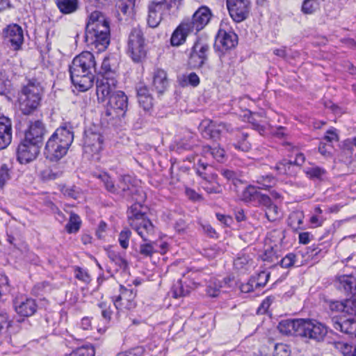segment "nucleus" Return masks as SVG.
<instances>
[{"mask_svg":"<svg viewBox=\"0 0 356 356\" xmlns=\"http://www.w3.org/2000/svg\"><path fill=\"white\" fill-rule=\"evenodd\" d=\"M270 276V274L268 272H266V271L260 272L257 275V277L256 278L254 277L255 279V282H254L255 287H257H257H259V288L264 287L266 284Z\"/></svg>","mask_w":356,"mask_h":356,"instance_id":"57","label":"nucleus"},{"mask_svg":"<svg viewBox=\"0 0 356 356\" xmlns=\"http://www.w3.org/2000/svg\"><path fill=\"white\" fill-rule=\"evenodd\" d=\"M172 8L166 0H150L147 5L148 26L151 28L157 27L165 16L170 15Z\"/></svg>","mask_w":356,"mask_h":356,"instance_id":"5","label":"nucleus"},{"mask_svg":"<svg viewBox=\"0 0 356 356\" xmlns=\"http://www.w3.org/2000/svg\"><path fill=\"white\" fill-rule=\"evenodd\" d=\"M277 249L273 248V247H268L265 250L264 252L261 255V259L265 261L270 263H278L279 261V255L277 254Z\"/></svg>","mask_w":356,"mask_h":356,"instance_id":"46","label":"nucleus"},{"mask_svg":"<svg viewBox=\"0 0 356 356\" xmlns=\"http://www.w3.org/2000/svg\"><path fill=\"white\" fill-rule=\"evenodd\" d=\"M256 183L259 189L267 190L275 184L276 179L272 175L259 176L257 177Z\"/></svg>","mask_w":356,"mask_h":356,"instance_id":"40","label":"nucleus"},{"mask_svg":"<svg viewBox=\"0 0 356 356\" xmlns=\"http://www.w3.org/2000/svg\"><path fill=\"white\" fill-rule=\"evenodd\" d=\"M296 261V255L293 253H290L286 254L284 258H282L278 263L280 264V266L282 268H290L293 266Z\"/></svg>","mask_w":356,"mask_h":356,"instance_id":"61","label":"nucleus"},{"mask_svg":"<svg viewBox=\"0 0 356 356\" xmlns=\"http://www.w3.org/2000/svg\"><path fill=\"white\" fill-rule=\"evenodd\" d=\"M85 41L91 49L97 52L104 51L110 43V23L99 11L92 12L86 27Z\"/></svg>","mask_w":356,"mask_h":356,"instance_id":"1","label":"nucleus"},{"mask_svg":"<svg viewBox=\"0 0 356 356\" xmlns=\"http://www.w3.org/2000/svg\"><path fill=\"white\" fill-rule=\"evenodd\" d=\"M317 3L315 0H305L302 6V10L305 14H312L317 9Z\"/></svg>","mask_w":356,"mask_h":356,"instance_id":"59","label":"nucleus"},{"mask_svg":"<svg viewBox=\"0 0 356 356\" xmlns=\"http://www.w3.org/2000/svg\"><path fill=\"white\" fill-rule=\"evenodd\" d=\"M198 284L192 280H189L188 282L178 280L172 287V296L175 298L186 296Z\"/></svg>","mask_w":356,"mask_h":356,"instance_id":"24","label":"nucleus"},{"mask_svg":"<svg viewBox=\"0 0 356 356\" xmlns=\"http://www.w3.org/2000/svg\"><path fill=\"white\" fill-rule=\"evenodd\" d=\"M105 106L104 116L108 122L124 117L128 107V97L122 91H115Z\"/></svg>","mask_w":356,"mask_h":356,"instance_id":"4","label":"nucleus"},{"mask_svg":"<svg viewBox=\"0 0 356 356\" xmlns=\"http://www.w3.org/2000/svg\"><path fill=\"white\" fill-rule=\"evenodd\" d=\"M62 173L63 172L60 170H56L53 168H49V169L43 170L41 172V176H42V178L46 181L54 180V179L60 177L62 175Z\"/></svg>","mask_w":356,"mask_h":356,"instance_id":"54","label":"nucleus"},{"mask_svg":"<svg viewBox=\"0 0 356 356\" xmlns=\"http://www.w3.org/2000/svg\"><path fill=\"white\" fill-rule=\"evenodd\" d=\"M223 131H229V126L225 123L216 124L213 122H210L207 125L204 126L203 134L204 137L217 140L220 138Z\"/></svg>","mask_w":356,"mask_h":356,"instance_id":"28","label":"nucleus"},{"mask_svg":"<svg viewBox=\"0 0 356 356\" xmlns=\"http://www.w3.org/2000/svg\"><path fill=\"white\" fill-rule=\"evenodd\" d=\"M211 156L218 162H223L225 160V151L220 147H213Z\"/></svg>","mask_w":356,"mask_h":356,"instance_id":"63","label":"nucleus"},{"mask_svg":"<svg viewBox=\"0 0 356 356\" xmlns=\"http://www.w3.org/2000/svg\"><path fill=\"white\" fill-rule=\"evenodd\" d=\"M152 87L159 94L163 93L168 87V80L166 72L157 69L153 74Z\"/></svg>","mask_w":356,"mask_h":356,"instance_id":"29","label":"nucleus"},{"mask_svg":"<svg viewBox=\"0 0 356 356\" xmlns=\"http://www.w3.org/2000/svg\"><path fill=\"white\" fill-rule=\"evenodd\" d=\"M136 0H118L117 7L123 15L131 14L135 7Z\"/></svg>","mask_w":356,"mask_h":356,"instance_id":"42","label":"nucleus"},{"mask_svg":"<svg viewBox=\"0 0 356 356\" xmlns=\"http://www.w3.org/2000/svg\"><path fill=\"white\" fill-rule=\"evenodd\" d=\"M146 199L145 192H140L139 195L133 197L135 202L127 210V218L129 225L147 216L148 208L143 204Z\"/></svg>","mask_w":356,"mask_h":356,"instance_id":"12","label":"nucleus"},{"mask_svg":"<svg viewBox=\"0 0 356 356\" xmlns=\"http://www.w3.org/2000/svg\"><path fill=\"white\" fill-rule=\"evenodd\" d=\"M209 46L202 40H197L190 53L188 65L191 68L202 67L208 59Z\"/></svg>","mask_w":356,"mask_h":356,"instance_id":"8","label":"nucleus"},{"mask_svg":"<svg viewBox=\"0 0 356 356\" xmlns=\"http://www.w3.org/2000/svg\"><path fill=\"white\" fill-rule=\"evenodd\" d=\"M115 187L117 191L113 194L120 195L124 197L132 198L139 195L140 192H144L143 189L136 187L133 184V179L129 175L122 176Z\"/></svg>","mask_w":356,"mask_h":356,"instance_id":"16","label":"nucleus"},{"mask_svg":"<svg viewBox=\"0 0 356 356\" xmlns=\"http://www.w3.org/2000/svg\"><path fill=\"white\" fill-rule=\"evenodd\" d=\"M182 81L184 82V85H190L193 87H196L200 84V80L196 73L191 72L188 74L183 76Z\"/></svg>","mask_w":356,"mask_h":356,"instance_id":"55","label":"nucleus"},{"mask_svg":"<svg viewBox=\"0 0 356 356\" xmlns=\"http://www.w3.org/2000/svg\"><path fill=\"white\" fill-rule=\"evenodd\" d=\"M107 254L110 260L116 265L118 270H125L128 267V262L124 256L115 250H108Z\"/></svg>","mask_w":356,"mask_h":356,"instance_id":"35","label":"nucleus"},{"mask_svg":"<svg viewBox=\"0 0 356 356\" xmlns=\"http://www.w3.org/2000/svg\"><path fill=\"white\" fill-rule=\"evenodd\" d=\"M157 250L154 248L152 243H144L140 245V254L144 257H150Z\"/></svg>","mask_w":356,"mask_h":356,"instance_id":"60","label":"nucleus"},{"mask_svg":"<svg viewBox=\"0 0 356 356\" xmlns=\"http://www.w3.org/2000/svg\"><path fill=\"white\" fill-rule=\"evenodd\" d=\"M202 187L208 193H222V187L216 181V175H211L210 177H204Z\"/></svg>","mask_w":356,"mask_h":356,"instance_id":"34","label":"nucleus"},{"mask_svg":"<svg viewBox=\"0 0 356 356\" xmlns=\"http://www.w3.org/2000/svg\"><path fill=\"white\" fill-rule=\"evenodd\" d=\"M130 226L136 231L138 234L144 240L147 241L148 238L154 234V227L147 216L131 224Z\"/></svg>","mask_w":356,"mask_h":356,"instance_id":"23","label":"nucleus"},{"mask_svg":"<svg viewBox=\"0 0 356 356\" xmlns=\"http://www.w3.org/2000/svg\"><path fill=\"white\" fill-rule=\"evenodd\" d=\"M12 122L6 117H0V149L6 148L12 141Z\"/></svg>","mask_w":356,"mask_h":356,"instance_id":"21","label":"nucleus"},{"mask_svg":"<svg viewBox=\"0 0 356 356\" xmlns=\"http://www.w3.org/2000/svg\"><path fill=\"white\" fill-rule=\"evenodd\" d=\"M97 76L100 77H116L115 72L111 69L110 62L108 58H104Z\"/></svg>","mask_w":356,"mask_h":356,"instance_id":"48","label":"nucleus"},{"mask_svg":"<svg viewBox=\"0 0 356 356\" xmlns=\"http://www.w3.org/2000/svg\"><path fill=\"white\" fill-rule=\"evenodd\" d=\"M284 145L286 150L295 154L296 159L295 161L292 162V163H294L297 165H302L305 163V156L302 153H300L298 152V149L296 146H294L289 143H286Z\"/></svg>","mask_w":356,"mask_h":356,"instance_id":"44","label":"nucleus"},{"mask_svg":"<svg viewBox=\"0 0 356 356\" xmlns=\"http://www.w3.org/2000/svg\"><path fill=\"white\" fill-rule=\"evenodd\" d=\"M248 134L241 133L237 136L236 143H234V147L242 152H248L251 149V143L248 140Z\"/></svg>","mask_w":356,"mask_h":356,"instance_id":"39","label":"nucleus"},{"mask_svg":"<svg viewBox=\"0 0 356 356\" xmlns=\"http://www.w3.org/2000/svg\"><path fill=\"white\" fill-rule=\"evenodd\" d=\"M131 236V232L128 228L123 229L118 237V242L123 249H127L129 245V239Z\"/></svg>","mask_w":356,"mask_h":356,"instance_id":"49","label":"nucleus"},{"mask_svg":"<svg viewBox=\"0 0 356 356\" xmlns=\"http://www.w3.org/2000/svg\"><path fill=\"white\" fill-rule=\"evenodd\" d=\"M350 298L343 301V313L356 315V297L350 296Z\"/></svg>","mask_w":356,"mask_h":356,"instance_id":"51","label":"nucleus"},{"mask_svg":"<svg viewBox=\"0 0 356 356\" xmlns=\"http://www.w3.org/2000/svg\"><path fill=\"white\" fill-rule=\"evenodd\" d=\"M193 33L195 32L192 30L190 25L184 19L175 29L171 35V45L173 47H179L183 44L186 42L187 37Z\"/></svg>","mask_w":356,"mask_h":356,"instance_id":"20","label":"nucleus"},{"mask_svg":"<svg viewBox=\"0 0 356 356\" xmlns=\"http://www.w3.org/2000/svg\"><path fill=\"white\" fill-rule=\"evenodd\" d=\"M257 186L249 185L247 186L241 194V199L246 202L256 204L260 192L258 191Z\"/></svg>","mask_w":356,"mask_h":356,"instance_id":"36","label":"nucleus"},{"mask_svg":"<svg viewBox=\"0 0 356 356\" xmlns=\"http://www.w3.org/2000/svg\"><path fill=\"white\" fill-rule=\"evenodd\" d=\"M304 172L307 177L311 179L323 180L324 177L327 174L325 169L318 165H312L307 167L304 169Z\"/></svg>","mask_w":356,"mask_h":356,"instance_id":"37","label":"nucleus"},{"mask_svg":"<svg viewBox=\"0 0 356 356\" xmlns=\"http://www.w3.org/2000/svg\"><path fill=\"white\" fill-rule=\"evenodd\" d=\"M216 42L222 49L227 50L234 47L238 42L237 35L232 31L227 32L220 29L216 38Z\"/></svg>","mask_w":356,"mask_h":356,"instance_id":"25","label":"nucleus"},{"mask_svg":"<svg viewBox=\"0 0 356 356\" xmlns=\"http://www.w3.org/2000/svg\"><path fill=\"white\" fill-rule=\"evenodd\" d=\"M291 350L284 343H277L275 346L273 356H289Z\"/></svg>","mask_w":356,"mask_h":356,"instance_id":"56","label":"nucleus"},{"mask_svg":"<svg viewBox=\"0 0 356 356\" xmlns=\"http://www.w3.org/2000/svg\"><path fill=\"white\" fill-rule=\"evenodd\" d=\"M40 146L26 141L23 139L18 145L16 149V156L17 161L21 164H27L36 159L39 155Z\"/></svg>","mask_w":356,"mask_h":356,"instance_id":"9","label":"nucleus"},{"mask_svg":"<svg viewBox=\"0 0 356 356\" xmlns=\"http://www.w3.org/2000/svg\"><path fill=\"white\" fill-rule=\"evenodd\" d=\"M59 11L64 15L72 14L79 9V0H56Z\"/></svg>","mask_w":356,"mask_h":356,"instance_id":"31","label":"nucleus"},{"mask_svg":"<svg viewBox=\"0 0 356 356\" xmlns=\"http://www.w3.org/2000/svg\"><path fill=\"white\" fill-rule=\"evenodd\" d=\"M117 86L116 77H97L96 93L99 102H104L114 93Z\"/></svg>","mask_w":356,"mask_h":356,"instance_id":"13","label":"nucleus"},{"mask_svg":"<svg viewBox=\"0 0 356 356\" xmlns=\"http://www.w3.org/2000/svg\"><path fill=\"white\" fill-rule=\"evenodd\" d=\"M334 284L344 295L356 297V278L354 276L338 274L335 277Z\"/></svg>","mask_w":356,"mask_h":356,"instance_id":"15","label":"nucleus"},{"mask_svg":"<svg viewBox=\"0 0 356 356\" xmlns=\"http://www.w3.org/2000/svg\"><path fill=\"white\" fill-rule=\"evenodd\" d=\"M336 346L344 356H351L353 353L354 347L348 343L339 342Z\"/></svg>","mask_w":356,"mask_h":356,"instance_id":"64","label":"nucleus"},{"mask_svg":"<svg viewBox=\"0 0 356 356\" xmlns=\"http://www.w3.org/2000/svg\"><path fill=\"white\" fill-rule=\"evenodd\" d=\"M74 140L72 127L65 124L58 128L47 140L44 147V155L51 161H57L63 158Z\"/></svg>","mask_w":356,"mask_h":356,"instance_id":"3","label":"nucleus"},{"mask_svg":"<svg viewBox=\"0 0 356 356\" xmlns=\"http://www.w3.org/2000/svg\"><path fill=\"white\" fill-rule=\"evenodd\" d=\"M95 65V56L90 51H83L73 59L70 66V78L80 91H86L93 86Z\"/></svg>","mask_w":356,"mask_h":356,"instance_id":"2","label":"nucleus"},{"mask_svg":"<svg viewBox=\"0 0 356 356\" xmlns=\"http://www.w3.org/2000/svg\"><path fill=\"white\" fill-rule=\"evenodd\" d=\"M229 13L232 19L236 23L246 19L250 10V1H242L238 3L227 4Z\"/></svg>","mask_w":356,"mask_h":356,"instance_id":"17","label":"nucleus"},{"mask_svg":"<svg viewBox=\"0 0 356 356\" xmlns=\"http://www.w3.org/2000/svg\"><path fill=\"white\" fill-rule=\"evenodd\" d=\"M136 293L133 289H127L120 286V293L113 298V302L119 312H125L136 307Z\"/></svg>","mask_w":356,"mask_h":356,"instance_id":"10","label":"nucleus"},{"mask_svg":"<svg viewBox=\"0 0 356 356\" xmlns=\"http://www.w3.org/2000/svg\"><path fill=\"white\" fill-rule=\"evenodd\" d=\"M92 175L100 181L102 186L108 192L114 193L117 191L114 181L107 172H94Z\"/></svg>","mask_w":356,"mask_h":356,"instance_id":"33","label":"nucleus"},{"mask_svg":"<svg viewBox=\"0 0 356 356\" xmlns=\"http://www.w3.org/2000/svg\"><path fill=\"white\" fill-rule=\"evenodd\" d=\"M81 220L77 214L72 213L70 214L69 222L66 225L65 229L68 233L76 232L81 225Z\"/></svg>","mask_w":356,"mask_h":356,"instance_id":"45","label":"nucleus"},{"mask_svg":"<svg viewBox=\"0 0 356 356\" xmlns=\"http://www.w3.org/2000/svg\"><path fill=\"white\" fill-rule=\"evenodd\" d=\"M334 327L352 337H356V321L352 318L344 320L342 322H336Z\"/></svg>","mask_w":356,"mask_h":356,"instance_id":"32","label":"nucleus"},{"mask_svg":"<svg viewBox=\"0 0 356 356\" xmlns=\"http://www.w3.org/2000/svg\"><path fill=\"white\" fill-rule=\"evenodd\" d=\"M196 139L193 136H190L188 139H182L177 144V148L179 150H191L195 146Z\"/></svg>","mask_w":356,"mask_h":356,"instance_id":"53","label":"nucleus"},{"mask_svg":"<svg viewBox=\"0 0 356 356\" xmlns=\"http://www.w3.org/2000/svg\"><path fill=\"white\" fill-rule=\"evenodd\" d=\"M234 265L238 270H248L252 266V261L248 256L243 255L234 260Z\"/></svg>","mask_w":356,"mask_h":356,"instance_id":"43","label":"nucleus"},{"mask_svg":"<svg viewBox=\"0 0 356 356\" xmlns=\"http://www.w3.org/2000/svg\"><path fill=\"white\" fill-rule=\"evenodd\" d=\"M44 133V124L40 120H36L30 124L29 130L25 132L24 139L41 146Z\"/></svg>","mask_w":356,"mask_h":356,"instance_id":"19","label":"nucleus"},{"mask_svg":"<svg viewBox=\"0 0 356 356\" xmlns=\"http://www.w3.org/2000/svg\"><path fill=\"white\" fill-rule=\"evenodd\" d=\"M265 215L267 219L270 222H275L281 218L280 210L274 204L266 209Z\"/></svg>","mask_w":356,"mask_h":356,"instance_id":"52","label":"nucleus"},{"mask_svg":"<svg viewBox=\"0 0 356 356\" xmlns=\"http://www.w3.org/2000/svg\"><path fill=\"white\" fill-rule=\"evenodd\" d=\"M222 284L215 278L211 279L207 287V293L211 297H217L220 293Z\"/></svg>","mask_w":356,"mask_h":356,"instance_id":"47","label":"nucleus"},{"mask_svg":"<svg viewBox=\"0 0 356 356\" xmlns=\"http://www.w3.org/2000/svg\"><path fill=\"white\" fill-rule=\"evenodd\" d=\"M211 15V12L209 8L202 6L195 12L191 18H187L184 20L190 25L195 33H197L209 23Z\"/></svg>","mask_w":356,"mask_h":356,"instance_id":"14","label":"nucleus"},{"mask_svg":"<svg viewBox=\"0 0 356 356\" xmlns=\"http://www.w3.org/2000/svg\"><path fill=\"white\" fill-rule=\"evenodd\" d=\"M130 226L136 231L138 234L144 240L147 241L148 238L154 234V227L147 216L131 224Z\"/></svg>","mask_w":356,"mask_h":356,"instance_id":"22","label":"nucleus"},{"mask_svg":"<svg viewBox=\"0 0 356 356\" xmlns=\"http://www.w3.org/2000/svg\"><path fill=\"white\" fill-rule=\"evenodd\" d=\"M40 99H33L31 95L20 92L19 95V108L24 115H29L37 108Z\"/></svg>","mask_w":356,"mask_h":356,"instance_id":"26","label":"nucleus"},{"mask_svg":"<svg viewBox=\"0 0 356 356\" xmlns=\"http://www.w3.org/2000/svg\"><path fill=\"white\" fill-rule=\"evenodd\" d=\"M17 314L21 316L29 317L33 316L37 311L36 302L33 298H17L13 302Z\"/></svg>","mask_w":356,"mask_h":356,"instance_id":"18","label":"nucleus"},{"mask_svg":"<svg viewBox=\"0 0 356 356\" xmlns=\"http://www.w3.org/2000/svg\"><path fill=\"white\" fill-rule=\"evenodd\" d=\"M3 42L13 51H17L22 49L24 43L22 29L17 24H10L3 30Z\"/></svg>","mask_w":356,"mask_h":356,"instance_id":"11","label":"nucleus"},{"mask_svg":"<svg viewBox=\"0 0 356 356\" xmlns=\"http://www.w3.org/2000/svg\"><path fill=\"white\" fill-rule=\"evenodd\" d=\"M22 92L31 95L33 99H41L42 87L40 83L36 79H27L26 83L22 87Z\"/></svg>","mask_w":356,"mask_h":356,"instance_id":"30","label":"nucleus"},{"mask_svg":"<svg viewBox=\"0 0 356 356\" xmlns=\"http://www.w3.org/2000/svg\"><path fill=\"white\" fill-rule=\"evenodd\" d=\"M13 321L10 319L8 313L4 311H0V334L5 332L12 325Z\"/></svg>","mask_w":356,"mask_h":356,"instance_id":"50","label":"nucleus"},{"mask_svg":"<svg viewBox=\"0 0 356 356\" xmlns=\"http://www.w3.org/2000/svg\"><path fill=\"white\" fill-rule=\"evenodd\" d=\"M327 334V327L312 319H301V325L298 337H303L316 342L323 341Z\"/></svg>","mask_w":356,"mask_h":356,"instance_id":"6","label":"nucleus"},{"mask_svg":"<svg viewBox=\"0 0 356 356\" xmlns=\"http://www.w3.org/2000/svg\"><path fill=\"white\" fill-rule=\"evenodd\" d=\"M10 178V168L7 164H2L0 168V186L3 187Z\"/></svg>","mask_w":356,"mask_h":356,"instance_id":"58","label":"nucleus"},{"mask_svg":"<svg viewBox=\"0 0 356 356\" xmlns=\"http://www.w3.org/2000/svg\"><path fill=\"white\" fill-rule=\"evenodd\" d=\"M95 348L92 345H86L77 348L65 356H95Z\"/></svg>","mask_w":356,"mask_h":356,"instance_id":"41","label":"nucleus"},{"mask_svg":"<svg viewBox=\"0 0 356 356\" xmlns=\"http://www.w3.org/2000/svg\"><path fill=\"white\" fill-rule=\"evenodd\" d=\"M304 213L300 211H293L288 218V225L295 231L302 229L301 225L303 223Z\"/></svg>","mask_w":356,"mask_h":356,"instance_id":"38","label":"nucleus"},{"mask_svg":"<svg viewBox=\"0 0 356 356\" xmlns=\"http://www.w3.org/2000/svg\"><path fill=\"white\" fill-rule=\"evenodd\" d=\"M128 54L134 62H139L146 55L143 34L140 29H132L128 40Z\"/></svg>","mask_w":356,"mask_h":356,"instance_id":"7","label":"nucleus"},{"mask_svg":"<svg viewBox=\"0 0 356 356\" xmlns=\"http://www.w3.org/2000/svg\"><path fill=\"white\" fill-rule=\"evenodd\" d=\"M301 319H286L280 322L277 328L280 332L286 335L298 336L301 325Z\"/></svg>","mask_w":356,"mask_h":356,"instance_id":"27","label":"nucleus"},{"mask_svg":"<svg viewBox=\"0 0 356 356\" xmlns=\"http://www.w3.org/2000/svg\"><path fill=\"white\" fill-rule=\"evenodd\" d=\"M75 277L78 280H79L85 283H88L90 282V276L88 274V271L81 268L77 267L75 269Z\"/></svg>","mask_w":356,"mask_h":356,"instance_id":"62","label":"nucleus"}]
</instances>
